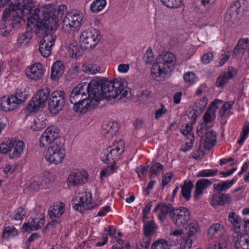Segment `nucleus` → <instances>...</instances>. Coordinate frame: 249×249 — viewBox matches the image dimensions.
<instances>
[{
    "instance_id": "obj_38",
    "label": "nucleus",
    "mask_w": 249,
    "mask_h": 249,
    "mask_svg": "<svg viewBox=\"0 0 249 249\" xmlns=\"http://www.w3.org/2000/svg\"><path fill=\"white\" fill-rule=\"evenodd\" d=\"M236 180L232 179L231 180H227L222 181L218 183L213 184L214 189L218 192H225L229 189L236 182Z\"/></svg>"
},
{
    "instance_id": "obj_49",
    "label": "nucleus",
    "mask_w": 249,
    "mask_h": 249,
    "mask_svg": "<svg viewBox=\"0 0 249 249\" xmlns=\"http://www.w3.org/2000/svg\"><path fill=\"white\" fill-rule=\"evenodd\" d=\"M9 18L12 28L18 29L25 23V19L23 17H11Z\"/></svg>"
},
{
    "instance_id": "obj_53",
    "label": "nucleus",
    "mask_w": 249,
    "mask_h": 249,
    "mask_svg": "<svg viewBox=\"0 0 249 249\" xmlns=\"http://www.w3.org/2000/svg\"><path fill=\"white\" fill-rule=\"evenodd\" d=\"M166 6L173 8H178L181 5V0H160Z\"/></svg>"
},
{
    "instance_id": "obj_3",
    "label": "nucleus",
    "mask_w": 249,
    "mask_h": 249,
    "mask_svg": "<svg viewBox=\"0 0 249 249\" xmlns=\"http://www.w3.org/2000/svg\"><path fill=\"white\" fill-rule=\"evenodd\" d=\"M50 5L38 7L34 5L33 0H18L17 3H11L3 11L2 16H51L48 10Z\"/></svg>"
},
{
    "instance_id": "obj_63",
    "label": "nucleus",
    "mask_w": 249,
    "mask_h": 249,
    "mask_svg": "<svg viewBox=\"0 0 249 249\" xmlns=\"http://www.w3.org/2000/svg\"><path fill=\"white\" fill-rule=\"evenodd\" d=\"M213 54L211 53L204 54L201 57V61L204 64H208L213 59Z\"/></svg>"
},
{
    "instance_id": "obj_58",
    "label": "nucleus",
    "mask_w": 249,
    "mask_h": 249,
    "mask_svg": "<svg viewBox=\"0 0 249 249\" xmlns=\"http://www.w3.org/2000/svg\"><path fill=\"white\" fill-rule=\"evenodd\" d=\"M143 59L146 64H151L154 60L153 51L151 48H148L143 56Z\"/></svg>"
},
{
    "instance_id": "obj_11",
    "label": "nucleus",
    "mask_w": 249,
    "mask_h": 249,
    "mask_svg": "<svg viewBox=\"0 0 249 249\" xmlns=\"http://www.w3.org/2000/svg\"><path fill=\"white\" fill-rule=\"evenodd\" d=\"M66 100L65 92L63 90H55L52 92L49 101L50 112L53 114H58L64 107Z\"/></svg>"
},
{
    "instance_id": "obj_17",
    "label": "nucleus",
    "mask_w": 249,
    "mask_h": 249,
    "mask_svg": "<svg viewBox=\"0 0 249 249\" xmlns=\"http://www.w3.org/2000/svg\"><path fill=\"white\" fill-rule=\"evenodd\" d=\"M222 103V101L215 99L210 105L203 116L204 123L207 127H212L215 119V111L219 107V105Z\"/></svg>"
},
{
    "instance_id": "obj_36",
    "label": "nucleus",
    "mask_w": 249,
    "mask_h": 249,
    "mask_svg": "<svg viewBox=\"0 0 249 249\" xmlns=\"http://www.w3.org/2000/svg\"><path fill=\"white\" fill-rule=\"evenodd\" d=\"M228 220L236 232L241 231L242 219L235 213L231 212L229 214Z\"/></svg>"
},
{
    "instance_id": "obj_64",
    "label": "nucleus",
    "mask_w": 249,
    "mask_h": 249,
    "mask_svg": "<svg viewBox=\"0 0 249 249\" xmlns=\"http://www.w3.org/2000/svg\"><path fill=\"white\" fill-rule=\"evenodd\" d=\"M173 176V174L172 173H167L163 175L162 178V185L163 187L170 181Z\"/></svg>"
},
{
    "instance_id": "obj_1",
    "label": "nucleus",
    "mask_w": 249,
    "mask_h": 249,
    "mask_svg": "<svg viewBox=\"0 0 249 249\" xmlns=\"http://www.w3.org/2000/svg\"><path fill=\"white\" fill-rule=\"evenodd\" d=\"M59 17H28L27 26L37 37L43 38L39 45V51L44 57H48L56 40L55 32L59 25Z\"/></svg>"
},
{
    "instance_id": "obj_51",
    "label": "nucleus",
    "mask_w": 249,
    "mask_h": 249,
    "mask_svg": "<svg viewBox=\"0 0 249 249\" xmlns=\"http://www.w3.org/2000/svg\"><path fill=\"white\" fill-rule=\"evenodd\" d=\"M167 109L163 104H160L159 107H157L155 110V119L159 120L163 117L167 113Z\"/></svg>"
},
{
    "instance_id": "obj_20",
    "label": "nucleus",
    "mask_w": 249,
    "mask_h": 249,
    "mask_svg": "<svg viewBox=\"0 0 249 249\" xmlns=\"http://www.w3.org/2000/svg\"><path fill=\"white\" fill-rule=\"evenodd\" d=\"M45 217L42 214L31 218L29 221L22 225V229L26 232L36 231L41 228L45 224Z\"/></svg>"
},
{
    "instance_id": "obj_19",
    "label": "nucleus",
    "mask_w": 249,
    "mask_h": 249,
    "mask_svg": "<svg viewBox=\"0 0 249 249\" xmlns=\"http://www.w3.org/2000/svg\"><path fill=\"white\" fill-rule=\"evenodd\" d=\"M83 17H65L62 28L65 31H74L79 29L83 22Z\"/></svg>"
},
{
    "instance_id": "obj_16",
    "label": "nucleus",
    "mask_w": 249,
    "mask_h": 249,
    "mask_svg": "<svg viewBox=\"0 0 249 249\" xmlns=\"http://www.w3.org/2000/svg\"><path fill=\"white\" fill-rule=\"evenodd\" d=\"M89 175L85 170H78L70 173L68 178L69 186H76L85 183L88 179Z\"/></svg>"
},
{
    "instance_id": "obj_30",
    "label": "nucleus",
    "mask_w": 249,
    "mask_h": 249,
    "mask_svg": "<svg viewBox=\"0 0 249 249\" xmlns=\"http://www.w3.org/2000/svg\"><path fill=\"white\" fill-rule=\"evenodd\" d=\"M234 241L236 249H249V234H237L234 238Z\"/></svg>"
},
{
    "instance_id": "obj_54",
    "label": "nucleus",
    "mask_w": 249,
    "mask_h": 249,
    "mask_svg": "<svg viewBox=\"0 0 249 249\" xmlns=\"http://www.w3.org/2000/svg\"><path fill=\"white\" fill-rule=\"evenodd\" d=\"M194 135H190V138H187L185 144L183 145L181 147L182 151L186 152L192 149L194 142Z\"/></svg>"
},
{
    "instance_id": "obj_34",
    "label": "nucleus",
    "mask_w": 249,
    "mask_h": 249,
    "mask_svg": "<svg viewBox=\"0 0 249 249\" xmlns=\"http://www.w3.org/2000/svg\"><path fill=\"white\" fill-rule=\"evenodd\" d=\"M11 17H2L0 21V35L3 36H8L12 31V27L10 24Z\"/></svg>"
},
{
    "instance_id": "obj_45",
    "label": "nucleus",
    "mask_w": 249,
    "mask_h": 249,
    "mask_svg": "<svg viewBox=\"0 0 249 249\" xmlns=\"http://www.w3.org/2000/svg\"><path fill=\"white\" fill-rule=\"evenodd\" d=\"M193 184L191 181H185L181 187V194L182 196L187 200L191 198V194L193 188Z\"/></svg>"
},
{
    "instance_id": "obj_40",
    "label": "nucleus",
    "mask_w": 249,
    "mask_h": 249,
    "mask_svg": "<svg viewBox=\"0 0 249 249\" xmlns=\"http://www.w3.org/2000/svg\"><path fill=\"white\" fill-rule=\"evenodd\" d=\"M151 249H178V247L176 245L168 244L165 240L159 239L152 244Z\"/></svg>"
},
{
    "instance_id": "obj_28",
    "label": "nucleus",
    "mask_w": 249,
    "mask_h": 249,
    "mask_svg": "<svg viewBox=\"0 0 249 249\" xmlns=\"http://www.w3.org/2000/svg\"><path fill=\"white\" fill-rule=\"evenodd\" d=\"M118 128L117 124L113 122H109L103 125L101 133L105 137L109 139L116 134Z\"/></svg>"
},
{
    "instance_id": "obj_43",
    "label": "nucleus",
    "mask_w": 249,
    "mask_h": 249,
    "mask_svg": "<svg viewBox=\"0 0 249 249\" xmlns=\"http://www.w3.org/2000/svg\"><path fill=\"white\" fill-rule=\"evenodd\" d=\"M233 105V102H232L229 101L225 102L221 107L218 115L220 117H229L231 116L232 114L231 110Z\"/></svg>"
},
{
    "instance_id": "obj_59",
    "label": "nucleus",
    "mask_w": 249,
    "mask_h": 249,
    "mask_svg": "<svg viewBox=\"0 0 249 249\" xmlns=\"http://www.w3.org/2000/svg\"><path fill=\"white\" fill-rule=\"evenodd\" d=\"M150 246V237L145 236L137 245L138 249H148Z\"/></svg>"
},
{
    "instance_id": "obj_4",
    "label": "nucleus",
    "mask_w": 249,
    "mask_h": 249,
    "mask_svg": "<svg viewBox=\"0 0 249 249\" xmlns=\"http://www.w3.org/2000/svg\"><path fill=\"white\" fill-rule=\"evenodd\" d=\"M65 156L64 144L62 142H56L47 150L45 154V159L49 163L57 165L63 161Z\"/></svg>"
},
{
    "instance_id": "obj_25",
    "label": "nucleus",
    "mask_w": 249,
    "mask_h": 249,
    "mask_svg": "<svg viewBox=\"0 0 249 249\" xmlns=\"http://www.w3.org/2000/svg\"><path fill=\"white\" fill-rule=\"evenodd\" d=\"M226 233L224 226L219 223H213L211 225L208 230V235L212 239H217Z\"/></svg>"
},
{
    "instance_id": "obj_15",
    "label": "nucleus",
    "mask_w": 249,
    "mask_h": 249,
    "mask_svg": "<svg viewBox=\"0 0 249 249\" xmlns=\"http://www.w3.org/2000/svg\"><path fill=\"white\" fill-rule=\"evenodd\" d=\"M105 83H110L113 85L114 83H119L120 84L118 88H113L112 90H114L115 92L117 91V95L115 97H112L110 99L105 98V99L111 100L112 99L116 98L119 96V100H121L122 102H125L127 100H129L131 99L132 96V92L130 89H124L125 87V82L124 81L115 79L113 82L107 81Z\"/></svg>"
},
{
    "instance_id": "obj_41",
    "label": "nucleus",
    "mask_w": 249,
    "mask_h": 249,
    "mask_svg": "<svg viewBox=\"0 0 249 249\" xmlns=\"http://www.w3.org/2000/svg\"><path fill=\"white\" fill-rule=\"evenodd\" d=\"M18 233V231L14 226H7L3 231L2 238L8 241L17 236Z\"/></svg>"
},
{
    "instance_id": "obj_10",
    "label": "nucleus",
    "mask_w": 249,
    "mask_h": 249,
    "mask_svg": "<svg viewBox=\"0 0 249 249\" xmlns=\"http://www.w3.org/2000/svg\"><path fill=\"white\" fill-rule=\"evenodd\" d=\"M50 89L44 87L37 91L32 98L31 102L26 107V110L28 113L35 112L40 108L43 107L50 95Z\"/></svg>"
},
{
    "instance_id": "obj_55",
    "label": "nucleus",
    "mask_w": 249,
    "mask_h": 249,
    "mask_svg": "<svg viewBox=\"0 0 249 249\" xmlns=\"http://www.w3.org/2000/svg\"><path fill=\"white\" fill-rule=\"evenodd\" d=\"M14 97L17 99V103L18 105L24 102L28 98V95L25 91L18 90Z\"/></svg>"
},
{
    "instance_id": "obj_26",
    "label": "nucleus",
    "mask_w": 249,
    "mask_h": 249,
    "mask_svg": "<svg viewBox=\"0 0 249 249\" xmlns=\"http://www.w3.org/2000/svg\"><path fill=\"white\" fill-rule=\"evenodd\" d=\"M236 74V71L232 67H230L228 70L221 73L218 77L216 85L217 87H222L226 84L229 80L232 79Z\"/></svg>"
},
{
    "instance_id": "obj_29",
    "label": "nucleus",
    "mask_w": 249,
    "mask_h": 249,
    "mask_svg": "<svg viewBox=\"0 0 249 249\" xmlns=\"http://www.w3.org/2000/svg\"><path fill=\"white\" fill-rule=\"evenodd\" d=\"M157 62H160L165 65L169 70L171 69V66H173L176 61V56L172 53H166L160 54L157 58Z\"/></svg>"
},
{
    "instance_id": "obj_62",
    "label": "nucleus",
    "mask_w": 249,
    "mask_h": 249,
    "mask_svg": "<svg viewBox=\"0 0 249 249\" xmlns=\"http://www.w3.org/2000/svg\"><path fill=\"white\" fill-rule=\"evenodd\" d=\"M16 168V164H6L3 167V171L5 174H12Z\"/></svg>"
},
{
    "instance_id": "obj_57",
    "label": "nucleus",
    "mask_w": 249,
    "mask_h": 249,
    "mask_svg": "<svg viewBox=\"0 0 249 249\" xmlns=\"http://www.w3.org/2000/svg\"><path fill=\"white\" fill-rule=\"evenodd\" d=\"M198 231V226L195 221L191 223L189 226L188 237L193 238Z\"/></svg>"
},
{
    "instance_id": "obj_33",
    "label": "nucleus",
    "mask_w": 249,
    "mask_h": 249,
    "mask_svg": "<svg viewBox=\"0 0 249 249\" xmlns=\"http://www.w3.org/2000/svg\"><path fill=\"white\" fill-rule=\"evenodd\" d=\"M231 200L230 195L226 194H215L211 199V204L213 207L224 205Z\"/></svg>"
},
{
    "instance_id": "obj_14",
    "label": "nucleus",
    "mask_w": 249,
    "mask_h": 249,
    "mask_svg": "<svg viewBox=\"0 0 249 249\" xmlns=\"http://www.w3.org/2000/svg\"><path fill=\"white\" fill-rule=\"evenodd\" d=\"M59 129L55 126L48 127L39 138V146L44 148L53 142L58 137Z\"/></svg>"
},
{
    "instance_id": "obj_50",
    "label": "nucleus",
    "mask_w": 249,
    "mask_h": 249,
    "mask_svg": "<svg viewBox=\"0 0 249 249\" xmlns=\"http://www.w3.org/2000/svg\"><path fill=\"white\" fill-rule=\"evenodd\" d=\"M110 164H111L110 166H108L106 168L104 169L100 172V178L101 179L103 180L105 178L113 174L116 171V166L115 162Z\"/></svg>"
},
{
    "instance_id": "obj_42",
    "label": "nucleus",
    "mask_w": 249,
    "mask_h": 249,
    "mask_svg": "<svg viewBox=\"0 0 249 249\" xmlns=\"http://www.w3.org/2000/svg\"><path fill=\"white\" fill-rule=\"evenodd\" d=\"M216 141V133L213 130H210L206 132L204 140L205 146L210 148L214 145Z\"/></svg>"
},
{
    "instance_id": "obj_48",
    "label": "nucleus",
    "mask_w": 249,
    "mask_h": 249,
    "mask_svg": "<svg viewBox=\"0 0 249 249\" xmlns=\"http://www.w3.org/2000/svg\"><path fill=\"white\" fill-rule=\"evenodd\" d=\"M143 229L145 235L150 236L154 234L157 229V226L153 221H146L144 223Z\"/></svg>"
},
{
    "instance_id": "obj_56",
    "label": "nucleus",
    "mask_w": 249,
    "mask_h": 249,
    "mask_svg": "<svg viewBox=\"0 0 249 249\" xmlns=\"http://www.w3.org/2000/svg\"><path fill=\"white\" fill-rule=\"evenodd\" d=\"M26 214V212L25 209L22 207H19L12 216V219L15 220H21L25 217Z\"/></svg>"
},
{
    "instance_id": "obj_24",
    "label": "nucleus",
    "mask_w": 249,
    "mask_h": 249,
    "mask_svg": "<svg viewBox=\"0 0 249 249\" xmlns=\"http://www.w3.org/2000/svg\"><path fill=\"white\" fill-rule=\"evenodd\" d=\"M243 0H240L230 5L226 12V16H236L237 15H247L248 14L246 7L241 5Z\"/></svg>"
},
{
    "instance_id": "obj_21",
    "label": "nucleus",
    "mask_w": 249,
    "mask_h": 249,
    "mask_svg": "<svg viewBox=\"0 0 249 249\" xmlns=\"http://www.w3.org/2000/svg\"><path fill=\"white\" fill-rule=\"evenodd\" d=\"M162 63L157 62L156 59V62L154 63L151 69L152 78L158 81L164 80L165 75L169 70Z\"/></svg>"
},
{
    "instance_id": "obj_6",
    "label": "nucleus",
    "mask_w": 249,
    "mask_h": 249,
    "mask_svg": "<svg viewBox=\"0 0 249 249\" xmlns=\"http://www.w3.org/2000/svg\"><path fill=\"white\" fill-rule=\"evenodd\" d=\"M124 149V141L123 140L117 141L106 149L104 152V156H102L101 159L105 163H114L119 159Z\"/></svg>"
},
{
    "instance_id": "obj_12",
    "label": "nucleus",
    "mask_w": 249,
    "mask_h": 249,
    "mask_svg": "<svg viewBox=\"0 0 249 249\" xmlns=\"http://www.w3.org/2000/svg\"><path fill=\"white\" fill-rule=\"evenodd\" d=\"M170 217L177 227H185L190 220L191 213L187 208L182 207L173 209L170 213Z\"/></svg>"
},
{
    "instance_id": "obj_37",
    "label": "nucleus",
    "mask_w": 249,
    "mask_h": 249,
    "mask_svg": "<svg viewBox=\"0 0 249 249\" xmlns=\"http://www.w3.org/2000/svg\"><path fill=\"white\" fill-rule=\"evenodd\" d=\"M32 38V33L31 32H26L19 34L17 39V45L19 47H24L28 46Z\"/></svg>"
},
{
    "instance_id": "obj_60",
    "label": "nucleus",
    "mask_w": 249,
    "mask_h": 249,
    "mask_svg": "<svg viewBox=\"0 0 249 249\" xmlns=\"http://www.w3.org/2000/svg\"><path fill=\"white\" fill-rule=\"evenodd\" d=\"M196 78V74L193 72H188L185 73L183 75V78L186 82L193 83L195 82Z\"/></svg>"
},
{
    "instance_id": "obj_46",
    "label": "nucleus",
    "mask_w": 249,
    "mask_h": 249,
    "mask_svg": "<svg viewBox=\"0 0 249 249\" xmlns=\"http://www.w3.org/2000/svg\"><path fill=\"white\" fill-rule=\"evenodd\" d=\"M53 7L51 10H48V13H51V16H64L68 14L67 7L64 4L56 6L55 9L52 5H49Z\"/></svg>"
},
{
    "instance_id": "obj_31",
    "label": "nucleus",
    "mask_w": 249,
    "mask_h": 249,
    "mask_svg": "<svg viewBox=\"0 0 249 249\" xmlns=\"http://www.w3.org/2000/svg\"><path fill=\"white\" fill-rule=\"evenodd\" d=\"M171 205H166L165 204H160L157 206L154 209L155 212L158 213V218L161 221H164L168 213L173 210Z\"/></svg>"
},
{
    "instance_id": "obj_7",
    "label": "nucleus",
    "mask_w": 249,
    "mask_h": 249,
    "mask_svg": "<svg viewBox=\"0 0 249 249\" xmlns=\"http://www.w3.org/2000/svg\"><path fill=\"white\" fill-rule=\"evenodd\" d=\"M72 205L75 211L80 213L94 208L91 193L89 191L78 193L72 200Z\"/></svg>"
},
{
    "instance_id": "obj_9",
    "label": "nucleus",
    "mask_w": 249,
    "mask_h": 249,
    "mask_svg": "<svg viewBox=\"0 0 249 249\" xmlns=\"http://www.w3.org/2000/svg\"><path fill=\"white\" fill-rule=\"evenodd\" d=\"M50 89L44 87L37 91L32 98L31 102L26 107V110L28 113L35 112L40 108L43 107L50 95Z\"/></svg>"
},
{
    "instance_id": "obj_35",
    "label": "nucleus",
    "mask_w": 249,
    "mask_h": 249,
    "mask_svg": "<svg viewBox=\"0 0 249 249\" xmlns=\"http://www.w3.org/2000/svg\"><path fill=\"white\" fill-rule=\"evenodd\" d=\"M64 71V66L60 61L55 62L52 67L51 78L53 80H57Z\"/></svg>"
},
{
    "instance_id": "obj_61",
    "label": "nucleus",
    "mask_w": 249,
    "mask_h": 249,
    "mask_svg": "<svg viewBox=\"0 0 249 249\" xmlns=\"http://www.w3.org/2000/svg\"><path fill=\"white\" fill-rule=\"evenodd\" d=\"M221 56L219 59V66H222L225 64V63L228 60L230 56V53L229 52H226L223 51Z\"/></svg>"
},
{
    "instance_id": "obj_13",
    "label": "nucleus",
    "mask_w": 249,
    "mask_h": 249,
    "mask_svg": "<svg viewBox=\"0 0 249 249\" xmlns=\"http://www.w3.org/2000/svg\"><path fill=\"white\" fill-rule=\"evenodd\" d=\"M91 80L89 83L83 82L76 86L71 91L70 95V102L75 104L78 102L81 101L85 97L89 95V91L91 89Z\"/></svg>"
},
{
    "instance_id": "obj_27",
    "label": "nucleus",
    "mask_w": 249,
    "mask_h": 249,
    "mask_svg": "<svg viewBox=\"0 0 249 249\" xmlns=\"http://www.w3.org/2000/svg\"><path fill=\"white\" fill-rule=\"evenodd\" d=\"M65 211V205L61 202L55 203L49 211V215L53 220H55L62 216Z\"/></svg>"
},
{
    "instance_id": "obj_52",
    "label": "nucleus",
    "mask_w": 249,
    "mask_h": 249,
    "mask_svg": "<svg viewBox=\"0 0 249 249\" xmlns=\"http://www.w3.org/2000/svg\"><path fill=\"white\" fill-rule=\"evenodd\" d=\"M218 172L217 169H205L198 172L197 177H210L215 176Z\"/></svg>"
},
{
    "instance_id": "obj_32",
    "label": "nucleus",
    "mask_w": 249,
    "mask_h": 249,
    "mask_svg": "<svg viewBox=\"0 0 249 249\" xmlns=\"http://www.w3.org/2000/svg\"><path fill=\"white\" fill-rule=\"evenodd\" d=\"M246 51L249 54V39L248 38H241L235 47L233 55L237 56L238 54H243Z\"/></svg>"
},
{
    "instance_id": "obj_23",
    "label": "nucleus",
    "mask_w": 249,
    "mask_h": 249,
    "mask_svg": "<svg viewBox=\"0 0 249 249\" xmlns=\"http://www.w3.org/2000/svg\"><path fill=\"white\" fill-rule=\"evenodd\" d=\"M211 184V182L208 179L203 178L198 180L195 186V190L193 193L194 199H198L200 196L204 194L205 190Z\"/></svg>"
},
{
    "instance_id": "obj_5",
    "label": "nucleus",
    "mask_w": 249,
    "mask_h": 249,
    "mask_svg": "<svg viewBox=\"0 0 249 249\" xmlns=\"http://www.w3.org/2000/svg\"><path fill=\"white\" fill-rule=\"evenodd\" d=\"M101 39L100 32L95 28L83 31L80 34L79 42L82 47L86 49L95 47Z\"/></svg>"
},
{
    "instance_id": "obj_8",
    "label": "nucleus",
    "mask_w": 249,
    "mask_h": 249,
    "mask_svg": "<svg viewBox=\"0 0 249 249\" xmlns=\"http://www.w3.org/2000/svg\"><path fill=\"white\" fill-rule=\"evenodd\" d=\"M25 144L20 140H11L7 143H3L0 146V151L3 154L8 153L11 159L20 157L23 153Z\"/></svg>"
},
{
    "instance_id": "obj_18",
    "label": "nucleus",
    "mask_w": 249,
    "mask_h": 249,
    "mask_svg": "<svg viewBox=\"0 0 249 249\" xmlns=\"http://www.w3.org/2000/svg\"><path fill=\"white\" fill-rule=\"evenodd\" d=\"M45 72L44 66L40 63H36L30 66L25 71L27 77L35 81L41 79Z\"/></svg>"
},
{
    "instance_id": "obj_39",
    "label": "nucleus",
    "mask_w": 249,
    "mask_h": 249,
    "mask_svg": "<svg viewBox=\"0 0 249 249\" xmlns=\"http://www.w3.org/2000/svg\"><path fill=\"white\" fill-rule=\"evenodd\" d=\"M47 121L41 115L35 118L30 126L31 129L34 131H38L44 128L47 125Z\"/></svg>"
},
{
    "instance_id": "obj_44",
    "label": "nucleus",
    "mask_w": 249,
    "mask_h": 249,
    "mask_svg": "<svg viewBox=\"0 0 249 249\" xmlns=\"http://www.w3.org/2000/svg\"><path fill=\"white\" fill-rule=\"evenodd\" d=\"M163 166L159 162L153 163L149 167L150 177L151 178L155 176H158L161 173L163 172Z\"/></svg>"
},
{
    "instance_id": "obj_22",
    "label": "nucleus",
    "mask_w": 249,
    "mask_h": 249,
    "mask_svg": "<svg viewBox=\"0 0 249 249\" xmlns=\"http://www.w3.org/2000/svg\"><path fill=\"white\" fill-rule=\"evenodd\" d=\"M17 101L14 95L3 96L0 99V108L5 112L12 111L18 105Z\"/></svg>"
},
{
    "instance_id": "obj_47",
    "label": "nucleus",
    "mask_w": 249,
    "mask_h": 249,
    "mask_svg": "<svg viewBox=\"0 0 249 249\" xmlns=\"http://www.w3.org/2000/svg\"><path fill=\"white\" fill-rule=\"evenodd\" d=\"M107 4L106 0H96L90 5V10L93 13H97L103 9Z\"/></svg>"
},
{
    "instance_id": "obj_2",
    "label": "nucleus",
    "mask_w": 249,
    "mask_h": 249,
    "mask_svg": "<svg viewBox=\"0 0 249 249\" xmlns=\"http://www.w3.org/2000/svg\"><path fill=\"white\" fill-rule=\"evenodd\" d=\"M119 83H114L101 82L97 80H91V89L89 91V95L85 97L81 101L78 102L73 105V110L78 113H85L91 108L96 107L105 98L110 99L117 95V92L112 90L113 88H118Z\"/></svg>"
}]
</instances>
